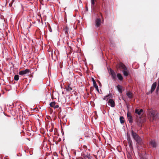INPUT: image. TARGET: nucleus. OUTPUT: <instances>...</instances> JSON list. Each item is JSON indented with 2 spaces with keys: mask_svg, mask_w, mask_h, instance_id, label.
Segmentation results:
<instances>
[{
  "mask_svg": "<svg viewBox=\"0 0 159 159\" xmlns=\"http://www.w3.org/2000/svg\"><path fill=\"white\" fill-rule=\"evenodd\" d=\"M131 133L133 138L136 142L137 145H141L142 144V141L141 137L133 130L131 131Z\"/></svg>",
  "mask_w": 159,
  "mask_h": 159,
  "instance_id": "nucleus-1",
  "label": "nucleus"
},
{
  "mask_svg": "<svg viewBox=\"0 0 159 159\" xmlns=\"http://www.w3.org/2000/svg\"><path fill=\"white\" fill-rule=\"evenodd\" d=\"M157 143L154 139H151L149 142V145L150 148L156 149L157 146Z\"/></svg>",
  "mask_w": 159,
  "mask_h": 159,
  "instance_id": "nucleus-2",
  "label": "nucleus"
},
{
  "mask_svg": "<svg viewBox=\"0 0 159 159\" xmlns=\"http://www.w3.org/2000/svg\"><path fill=\"white\" fill-rule=\"evenodd\" d=\"M151 116L153 120L159 118V114L154 110L152 111Z\"/></svg>",
  "mask_w": 159,
  "mask_h": 159,
  "instance_id": "nucleus-3",
  "label": "nucleus"
},
{
  "mask_svg": "<svg viewBox=\"0 0 159 159\" xmlns=\"http://www.w3.org/2000/svg\"><path fill=\"white\" fill-rule=\"evenodd\" d=\"M109 73L111 75V76L112 79L115 80L116 79V72L111 68H110L108 70Z\"/></svg>",
  "mask_w": 159,
  "mask_h": 159,
  "instance_id": "nucleus-4",
  "label": "nucleus"
},
{
  "mask_svg": "<svg viewBox=\"0 0 159 159\" xmlns=\"http://www.w3.org/2000/svg\"><path fill=\"white\" fill-rule=\"evenodd\" d=\"M127 117L130 123H132L133 122V118L131 112H128L127 114Z\"/></svg>",
  "mask_w": 159,
  "mask_h": 159,
  "instance_id": "nucleus-5",
  "label": "nucleus"
},
{
  "mask_svg": "<svg viewBox=\"0 0 159 159\" xmlns=\"http://www.w3.org/2000/svg\"><path fill=\"white\" fill-rule=\"evenodd\" d=\"M95 25L97 27H98L101 25V19L100 18H97L95 20Z\"/></svg>",
  "mask_w": 159,
  "mask_h": 159,
  "instance_id": "nucleus-6",
  "label": "nucleus"
},
{
  "mask_svg": "<svg viewBox=\"0 0 159 159\" xmlns=\"http://www.w3.org/2000/svg\"><path fill=\"white\" fill-rule=\"evenodd\" d=\"M30 70L29 69H27L25 70H21L19 72V74L20 75H23L25 74L29 73Z\"/></svg>",
  "mask_w": 159,
  "mask_h": 159,
  "instance_id": "nucleus-7",
  "label": "nucleus"
},
{
  "mask_svg": "<svg viewBox=\"0 0 159 159\" xmlns=\"http://www.w3.org/2000/svg\"><path fill=\"white\" fill-rule=\"evenodd\" d=\"M143 111L142 109H139L138 108H136L135 110V114H138L140 117L142 115V113Z\"/></svg>",
  "mask_w": 159,
  "mask_h": 159,
  "instance_id": "nucleus-8",
  "label": "nucleus"
},
{
  "mask_svg": "<svg viewBox=\"0 0 159 159\" xmlns=\"http://www.w3.org/2000/svg\"><path fill=\"white\" fill-rule=\"evenodd\" d=\"M157 85V83L156 82H154L152 85L151 90L150 91V93H152L155 90Z\"/></svg>",
  "mask_w": 159,
  "mask_h": 159,
  "instance_id": "nucleus-9",
  "label": "nucleus"
},
{
  "mask_svg": "<svg viewBox=\"0 0 159 159\" xmlns=\"http://www.w3.org/2000/svg\"><path fill=\"white\" fill-rule=\"evenodd\" d=\"M108 103V104H110V106L112 107H114L115 106V102L113 99H109Z\"/></svg>",
  "mask_w": 159,
  "mask_h": 159,
  "instance_id": "nucleus-10",
  "label": "nucleus"
},
{
  "mask_svg": "<svg viewBox=\"0 0 159 159\" xmlns=\"http://www.w3.org/2000/svg\"><path fill=\"white\" fill-rule=\"evenodd\" d=\"M139 156L140 159H148L146 153L140 154Z\"/></svg>",
  "mask_w": 159,
  "mask_h": 159,
  "instance_id": "nucleus-11",
  "label": "nucleus"
},
{
  "mask_svg": "<svg viewBox=\"0 0 159 159\" xmlns=\"http://www.w3.org/2000/svg\"><path fill=\"white\" fill-rule=\"evenodd\" d=\"M122 72L124 76H127L129 74V70L127 68V70H123Z\"/></svg>",
  "mask_w": 159,
  "mask_h": 159,
  "instance_id": "nucleus-12",
  "label": "nucleus"
},
{
  "mask_svg": "<svg viewBox=\"0 0 159 159\" xmlns=\"http://www.w3.org/2000/svg\"><path fill=\"white\" fill-rule=\"evenodd\" d=\"M119 67L120 68L123 69V70H126L127 68L125 65L123 63L120 64L119 65Z\"/></svg>",
  "mask_w": 159,
  "mask_h": 159,
  "instance_id": "nucleus-13",
  "label": "nucleus"
},
{
  "mask_svg": "<svg viewBox=\"0 0 159 159\" xmlns=\"http://www.w3.org/2000/svg\"><path fill=\"white\" fill-rule=\"evenodd\" d=\"M117 89L118 90V91L120 93H122L123 92V91L122 90V86L119 85L118 84L117 86H116Z\"/></svg>",
  "mask_w": 159,
  "mask_h": 159,
  "instance_id": "nucleus-14",
  "label": "nucleus"
},
{
  "mask_svg": "<svg viewBox=\"0 0 159 159\" xmlns=\"http://www.w3.org/2000/svg\"><path fill=\"white\" fill-rule=\"evenodd\" d=\"M69 28L67 26H66L63 30V32L66 35H68Z\"/></svg>",
  "mask_w": 159,
  "mask_h": 159,
  "instance_id": "nucleus-15",
  "label": "nucleus"
},
{
  "mask_svg": "<svg viewBox=\"0 0 159 159\" xmlns=\"http://www.w3.org/2000/svg\"><path fill=\"white\" fill-rule=\"evenodd\" d=\"M66 91L67 92H71L72 90V88L70 87V84H69L66 87Z\"/></svg>",
  "mask_w": 159,
  "mask_h": 159,
  "instance_id": "nucleus-16",
  "label": "nucleus"
},
{
  "mask_svg": "<svg viewBox=\"0 0 159 159\" xmlns=\"http://www.w3.org/2000/svg\"><path fill=\"white\" fill-rule=\"evenodd\" d=\"M126 95L129 99H131L133 98V94L130 92H127Z\"/></svg>",
  "mask_w": 159,
  "mask_h": 159,
  "instance_id": "nucleus-17",
  "label": "nucleus"
},
{
  "mask_svg": "<svg viewBox=\"0 0 159 159\" xmlns=\"http://www.w3.org/2000/svg\"><path fill=\"white\" fill-rule=\"evenodd\" d=\"M110 42V46L112 47H115V43H114V41L112 40L111 38H109V39Z\"/></svg>",
  "mask_w": 159,
  "mask_h": 159,
  "instance_id": "nucleus-18",
  "label": "nucleus"
},
{
  "mask_svg": "<svg viewBox=\"0 0 159 159\" xmlns=\"http://www.w3.org/2000/svg\"><path fill=\"white\" fill-rule=\"evenodd\" d=\"M117 76L119 80L120 81L123 80V77L121 74L120 73H118Z\"/></svg>",
  "mask_w": 159,
  "mask_h": 159,
  "instance_id": "nucleus-19",
  "label": "nucleus"
},
{
  "mask_svg": "<svg viewBox=\"0 0 159 159\" xmlns=\"http://www.w3.org/2000/svg\"><path fill=\"white\" fill-rule=\"evenodd\" d=\"M93 86L96 89V90L98 92L100 93H101L99 92V90L98 89V86L96 82H94V84H93Z\"/></svg>",
  "mask_w": 159,
  "mask_h": 159,
  "instance_id": "nucleus-20",
  "label": "nucleus"
},
{
  "mask_svg": "<svg viewBox=\"0 0 159 159\" xmlns=\"http://www.w3.org/2000/svg\"><path fill=\"white\" fill-rule=\"evenodd\" d=\"M120 122L121 124L124 123L125 122L124 118L122 116H120Z\"/></svg>",
  "mask_w": 159,
  "mask_h": 159,
  "instance_id": "nucleus-21",
  "label": "nucleus"
},
{
  "mask_svg": "<svg viewBox=\"0 0 159 159\" xmlns=\"http://www.w3.org/2000/svg\"><path fill=\"white\" fill-rule=\"evenodd\" d=\"M55 104L56 102H52L50 103V106L51 107H53Z\"/></svg>",
  "mask_w": 159,
  "mask_h": 159,
  "instance_id": "nucleus-22",
  "label": "nucleus"
},
{
  "mask_svg": "<svg viewBox=\"0 0 159 159\" xmlns=\"http://www.w3.org/2000/svg\"><path fill=\"white\" fill-rule=\"evenodd\" d=\"M111 96L110 95V94H108V95H107L105 97H104V98H103V100H106V98H107V100L109 98H110L111 97Z\"/></svg>",
  "mask_w": 159,
  "mask_h": 159,
  "instance_id": "nucleus-23",
  "label": "nucleus"
},
{
  "mask_svg": "<svg viewBox=\"0 0 159 159\" xmlns=\"http://www.w3.org/2000/svg\"><path fill=\"white\" fill-rule=\"evenodd\" d=\"M19 79V76L17 75H16L14 77V79L16 81H18Z\"/></svg>",
  "mask_w": 159,
  "mask_h": 159,
  "instance_id": "nucleus-24",
  "label": "nucleus"
},
{
  "mask_svg": "<svg viewBox=\"0 0 159 159\" xmlns=\"http://www.w3.org/2000/svg\"><path fill=\"white\" fill-rule=\"evenodd\" d=\"M96 0H91L92 7H93L95 4V1Z\"/></svg>",
  "mask_w": 159,
  "mask_h": 159,
  "instance_id": "nucleus-25",
  "label": "nucleus"
},
{
  "mask_svg": "<svg viewBox=\"0 0 159 159\" xmlns=\"http://www.w3.org/2000/svg\"><path fill=\"white\" fill-rule=\"evenodd\" d=\"M137 125H138V126L139 127H141L142 126L141 122L140 120H138L137 121Z\"/></svg>",
  "mask_w": 159,
  "mask_h": 159,
  "instance_id": "nucleus-26",
  "label": "nucleus"
},
{
  "mask_svg": "<svg viewBox=\"0 0 159 159\" xmlns=\"http://www.w3.org/2000/svg\"><path fill=\"white\" fill-rule=\"evenodd\" d=\"M159 91V81L158 82L157 86L156 89V92L157 93Z\"/></svg>",
  "mask_w": 159,
  "mask_h": 159,
  "instance_id": "nucleus-27",
  "label": "nucleus"
},
{
  "mask_svg": "<svg viewBox=\"0 0 159 159\" xmlns=\"http://www.w3.org/2000/svg\"><path fill=\"white\" fill-rule=\"evenodd\" d=\"M127 139L128 141L131 140V138L129 135H127Z\"/></svg>",
  "mask_w": 159,
  "mask_h": 159,
  "instance_id": "nucleus-28",
  "label": "nucleus"
},
{
  "mask_svg": "<svg viewBox=\"0 0 159 159\" xmlns=\"http://www.w3.org/2000/svg\"><path fill=\"white\" fill-rule=\"evenodd\" d=\"M100 14L102 20H103V16H102V14L101 13H100Z\"/></svg>",
  "mask_w": 159,
  "mask_h": 159,
  "instance_id": "nucleus-29",
  "label": "nucleus"
},
{
  "mask_svg": "<svg viewBox=\"0 0 159 159\" xmlns=\"http://www.w3.org/2000/svg\"><path fill=\"white\" fill-rule=\"evenodd\" d=\"M128 144L130 148H131L133 147L132 143H128Z\"/></svg>",
  "mask_w": 159,
  "mask_h": 159,
  "instance_id": "nucleus-30",
  "label": "nucleus"
},
{
  "mask_svg": "<svg viewBox=\"0 0 159 159\" xmlns=\"http://www.w3.org/2000/svg\"><path fill=\"white\" fill-rule=\"evenodd\" d=\"M59 107V106L58 105H54V107H53L54 109L57 108Z\"/></svg>",
  "mask_w": 159,
  "mask_h": 159,
  "instance_id": "nucleus-31",
  "label": "nucleus"
},
{
  "mask_svg": "<svg viewBox=\"0 0 159 159\" xmlns=\"http://www.w3.org/2000/svg\"><path fill=\"white\" fill-rule=\"evenodd\" d=\"M49 30L50 32H52V30L51 27L50 26H49Z\"/></svg>",
  "mask_w": 159,
  "mask_h": 159,
  "instance_id": "nucleus-32",
  "label": "nucleus"
},
{
  "mask_svg": "<svg viewBox=\"0 0 159 159\" xmlns=\"http://www.w3.org/2000/svg\"><path fill=\"white\" fill-rule=\"evenodd\" d=\"M128 143H132V140H130L129 141H128Z\"/></svg>",
  "mask_w": 159,
  "mask_h": 159,
  "instance_id": "nucleus-33",
  "label": "nucleus"
},
{
  "mask_svg": "<svg viewBox=\"0 0 159 159\" xmlns=\"http://www.w3.org/2000/svg\"><path fill=\"white\" fill-rule=\"evenodd\" d=\"M92 81L93 82V84H94V82H96L95 80H94V79L93 78H92Z\"/></svg>",
  "mask_w": 159,
  "mask_h": 159,
  "instance_id": "nucleus-34",
  "label": "nucleus"
},
{
  "mask_svg": "<svg viewBox=\"0 0 159 159\" xmlns=\"http://www.w3.org/2000/svg\"><path fill=\"white\" fill-rule=\"evenodd\" d=\"M58 110L60 112L61 111V108L60 107L59 108Z\"/></svg>",
  "mask_w": 159,
  "mask_h": 159,
  "instance_id": "nucleus-35",
  "label": "nucleus"
},
{
  "mask_svg": "<svg viewBox=\"0 0 159 159\" xmlns=\"http://www.w3.org/2000/svg\"><path fill=\"white\" fill-rule=\"evenodd\" d=\"M150 93V91H149L148 92V93H147V94H148H148H150V93Z\"/></svg>",
  "mask_w": 159,
  "mask_h": 159,
  "instance_id": "nucleus-36",
  "label": "nucleus"
},
{
  "mask_svg": "<svg viewBox=\"0 0 159 159\" xmlns=\"http://www.w3.org/2000/svg\"><path fill=\"white\" fill-rule=\"evenodd\" d=\"M53 55V52H51V55L52 57Z\"/></svg>",
  "mask_w": 159,
  "mask_h": 159,
  "instance_id": "nucleus-37",
  "label": "nucleus"
},
{
  "mask_svg": "<svg viewBox=\"0 0 159 159\" xmlns=\"http://www.w3.org/2000/svg\"><path fill=\"white\" fill-rule=\"evenodd\" d=\"M86 10L88 11V8L87 7H86Z\"/></svg>",
  "mask_w": 159,
  "mask_h": 159,
  "instance_id": "nucleus-38",
  "label": "nucleus"
},
{
  "mask_svg": "<svg viewBox=\"0 0 159 159\" xmlns=\"http://www.w3.org/2000/svg\"><path fill=\"white\" fill-rule=\"evenodd\" d=\"M41 23H42V24H43V21H41Z\"/></svg>",
  "mask_w": 159,
  "mask_h": 159,
  "instance_id": "nucleus-39",
  "label": "nucleus"
},
{
  "mask_svg": "<svg viewBox=\"0 0 159 159\" xmlns=\"http://www.w3.org/2000/svg\"><path fill=\"white\" fill-rule=\"evenodd\" d=\"M14 1H15L14 0H12V2H14Z\"/></svg>",
  "mask_w": 159,
  "mask_h": 159,
  "instance_id": "nucleus-40",
  "label": "nucleus"
},
{
  "mask_svg": "<svg viewBox=\"0 0 159 159\" xmlns=\"http://www.w3.org/2000/svg\"><path fill=\"white\" fill-rule=\"evenodd\" d=\"M144 66H145V63H144Z\"/></svg>",
  "mask_w": 159,
  "mask_h": 159,
  "instance_id": "nucleus-41",
  "label": "nucleus"
},
{
  "mask_svg": "<svg viewBox=\"0 0 159 159\" xmlns=\"http://www.w3.org/2000/svg\"><path fill=\"white\" fill-rule=\"evenodd\" d=\"M74 154H76V152H74Z\"/></svg>",
  "mask_w": 159,
  "mask_h": 159,
  "instance_id": "nucleus-42",
  "label": "nucleus"
},
{
  "mask_svg": "<svg viewBox=\"0 0 159 159\" xmlns=\"http://www.w3.org/2000/svg\"><path fill=\"white\" fill-rule=\"evenodd\" d=\"M83 159V158H82V159Z\"/></svg>",
  "mask_w": 159,
  "mask_h": 159,
  "instance_id": "nucleus-43",
  "label": "nucleus"
}]
</instances>
